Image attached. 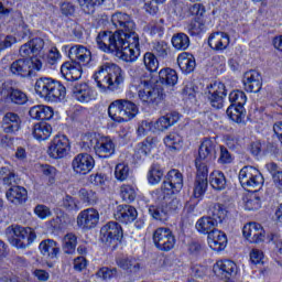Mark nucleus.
<instances>
[{
	"mask_svg": "<svg viewBox=\"0 0 282 282\" xmlns=\"http://www.w3.org/2000/svg\"><path fill=\"white\" fill-rule=\"evenodd\" d=\"M127 73L118 64L106 62L98 66L97 70L93 74L98 89L100 91H118L122 85Z\"/></svg>",
	"mask_w": 282,
	"mask_h": 282,
	"instance_id": "20e7f679",
	"label": "nucleus"
},
{
	"mask_svg": "<svg viewBox=\"0 0 282 282\" xmlns=\"http://www.w3.org/2000/svg\"><path fill=\"white\" fill-rule=\"evenodd\" d=\"M51 229L53 232H63L64 230H67L69 226V221H67V216L62 214L61 216H56L51 221Z\"/></svg>",
	"mask_w": 282,
	"mask_h": 282,
	"instance_id": "5fc2aeb1",
	"label": "nucleus"
},
{
	"mask_svg": "<svg viewBox=\"0 0 282 282\" xmlns=\"http://www.w3.org/2000/svg\"><path fill=\"white\" fill-rule=\"evenodd\" d=\"M113 41V31H100L96 36L97 47L105 54H110L111 43Z\"/></svg>",
	"mask_w": 282,
	"mask_h": 282,
	"instance_id": "c9c22d12",
	"label": "nucleus"
},
{
	"mask_svg": "<svg viewBox=\"0 0 282 282\" xmlns=\"http://www.w3.org/2000/svg\"><path fill=\"white\" fill-rule=\"evenodd\" d=\"M162 177H164V167L158 162L152 163L148 172L149 184L155 186L162 182Z\"/></svg>",
	"mask_w": 282,
	"mask_h": 282,
	"instance_id": "37998d69",
	"label": "nucleus"
},
{
	"mask_svg": "<svg viewBox=\"0 0 282 282\" xmlns=\"http://www.w3.org/2000/svg\"><path fill=\"white\" fill-rule=\"evenodd\" d=\"M237 270L239 268L237 267V263L232 260H218L214 265H213V272L214 275L217 279H220L221 281L224 280H230L232 276H237Z\"/></svg>",
	"mask_w": 282,
	"mask_h": 282,
	"instance_id": "aec40b11",
	"label": "nucleus"
},
{
	"mask_svg": "<svg viewBox=\"0 0 282 282\" xmlns=\"http://www.w3.org/2000/svg\"><path fill=\"white\" fill-rule=\"evenodd\" d=\"M43 69V62L39 56L23 57L12 62L10 72L20 78H36V72Z\"/></svg>",
	"mask_w": 282,
	"mask_h": 282,
	"instance_id": "9d476101",
	"label": "nucleus"
},
{
	"mask_svg": "<svg viewBox=\"0 0 282 282\" xmlns=\"http://www.w3.org/2000/svg\"><path fill=\"white\" fill-rule=\"evenodd\" d=\"M98 221H100V214L95 208L84 209L77 216V226L82 230H93L98 226Z\"/></svg>",
	"mask_w": 282,
	"mask_h": 282,
	"instance_id": "412c9836",
	"label": "nucleus"
},
{
	"mask_svg": "<svg viewBox=\"0 0 282 282\" xmlns=\"http://www.w3.org/2000/svg\"><path fill=\"white\" fill-rule=\"evenodd\" d=\"M149 215L155 219V221H165L169 219V215L165 213L163 205H150L149 206Z\"/></svg>",
	"mask_w": 282,
	"mask_h": 282,
	"instance_id": "13d9d810",
	"label": "nucleus"
},
{
	"mask_svg": "<svg viewBox=\"0 0 282 282\" xmlns=\"http://www.w3.org/2000/svg\"><path fill=\"white\" fill-rule=\"evenodd\" d=\"M63 207L68 213H78L80 210V202L74 196L66 195L63 199Z\"/></svg>",
	"mask_w": 282,
	"mask_h": 282,
	"instance_id": "69168bd1",
	"label": "nucleus"
},
{
	"mask_svg": "<svg viewBox=\"0 0 282 282\" xmlns=\"http://www.w3.org/2000/svg\"><path fill=\"white\" fill-rule=\"evenodd\" d=\"M143 65L150 74H155L160 69V61H158V55L153 52H145L143 55Z\"/></svg>",
	"mask_w": 282,
	"mask_h": 282,
	"instance_id": "09e8293b",
	"label": "nucleus"
},
{
	"mask_svg": "<svg viewBox=\"0 0 282 282\" xmlns=\"http://www.w3.org/2000/svg\"><path fill=\"white\" fill-rule=\"evenodd\" d=\"M156 202L161 203V206H163V209L165 210L169 218L173 217V215H177L180 210H182V203L180 199H177V197L171 198V196H169L164 200Z\"/></svg>",
	"mask_w": 282,
	"mask_h": 282,
	"instance_id": "79ce46f5",
	"label": "nucleus"
},
{
	"mask_svg": "<svg viewBox=\"0 0 282 282\" xmlns=\"http://www.w3.org/2000/svg\"><path fill=\"white\" fill-rule=\"evenodd\" d=\"M97 279H101L102 281H111V279H116L118 276L117 268L101 267L96 272Z\"/></svg>",
	"mask_w": 282,
	"mask_h": 282,
	"instance_id": "680f3d73",
	"label": "nucleus"
},
{
	"mask_svg": "<svg viewBox=\"0 0 282 282\" xmlns=\"http://www.w3.org/2000/svg\"><path fill=\"white\" fill-rule=\"evenodd\" d=\"M207 102L215 111L224 109L226 102V97L228 96V89H226V84L223 82H214L207 85Z\"/></svg>",
	"mask_w": 282,
	"mask_h": 282,
	"instance_id": "4468645a",
	"label": "nucleus"
},
{
	"mask_svg": "<svg viewBox=\"0 0 282 282\" xmlns=\"http://www.w3.org/2000/svg\"><path fill=\"white\" fill-rule=\"evenodd\" d=\"M122 239H124V230L120 223L110 220L100 228L99 241L107 248L116 250L122 243Z\"/></svg>",
	"mask_w": 282,
	"mask_h": 282,
	"instance_id": "f8f14e48",
	"label": "nucleus"
},
{
	"mask_svg": "<svg viewBox=\"0 0 282 282\" xmlns=\"http://www.w3.org/2000/svg\"><path fill=\"white\" fill-rule=\"evenodd\" d=\"M242 236L249 243H263L265 241V229L259 223H248L242 228Z\"/></svg>",
	"mask_w": 282,
	"mask_h": 282,
	"instance_id": "4be33fe9",
	"label": "nucleus"
},
{
	"mask_svg": "<svg viewBox=\"0 0 282 282\" xmlns=\"http://www.w3.org/2000/svg\"><path fill=\"white\" fill-rule=\"evenodd\" d=\"M76 246H78V237L76 234H66L64 237L63 251L65 254H74L76 252Z\"/></svg>",
	"mask_w": 282,
	"mask_h": 282,
	"instance_id": "603ef678",
	"label": "nucleus"
},
{
	"mask_svg": "<svg viewBox=\"0 0 282 282\" xmlns=\"http://www.w3.org/2000/svg\"><path fill=\"white\" fill-rule=\"evenodd\" d=\"M163 142L169 151H181L184 141L177 132H171L163 139Z\"/></svg>",
	"mask_w": 282,
	"mask_h": 282,
	"instance_id": "a18cd8bd",
	"label": "nucleus"
},
{
	"mask_svg": "<svg viewBox=\"0 0 282 282\" xmlns=\"http://www.w3.org/2000/svg\"><path fill=\"white\" fill-rule=\"evenodd\" d=\"M0 100L14 107L28 104V94L17 87L14 80H0Z\"/></svg>",
	"mask_w": 282,
	"mask_h": 282,
	"instance_id": "9b49d317",
	"label": "nucleus"
},
{
	"mask_svg": "<svg viewBox=\"0 0 282 282\" xmlns=\"http://www.w3.org/2000/svg\"><path fill=\"white\" fill-rule=\"evenodd\" d=\"M72 151V142L65 134H56L48 143L46 153L51 160H63Z\"/></svg>",
	"mask_w": 282,
	"mask_h": 282,
	"instance_id": "ddd939ff",
	"label": "nucleus"
},
{
	"mask_svg": "<svg viewBox=\"0 0 282 282\" xmlns=\"http://www.w3.org/2000/svg\"><path fill=\"white\" fill-rule=\"evenodd\" d=\"M21 117L17 112H7L2 118L1 129L3 133L12 135L21 130Z\"/></svg>",
	"mask_w": 282,
	"mask_h": 282,
	"instance_id": "393cba45",
	"label": "nucleus"
},
{
	"mask_svg": "<svg viewBox=\"0 0 282 282\" xmlns=\"http://www.w3.org/2000/svg\"><path fill=\"white\" fill-rule=\"evenodd\" d=\"M259 73L257 70H249L245 73L242 83L243 88L248 94H259L261 91V80L259 79Z\"/></svg>",
	"mask_w": 282,
	"mask_h": 282,
	"instance_id": "cd10ccee",
	"label": "nucleus"
},
{
	"mask_svg": "<svg viewBox=\"0 0 282 282\" xmlns=\"http://www.w3.org/2000/svg\"><path fill=\"white\" fill-rule=\"evenodd\" d=\"M177 122V115L166 113L163 117H160L154 123L156 131H166L170 127H173Z\"/></svg>",
	"mask_w": 282,
	"mask_h": 282,
	"instance_id": "49530a36",
	"label": "nucleus"
},
{
	"mask_svg": "<svg viewBox=\"0 0 282 282\" xmlns=\"http://www.w3.org/2000/svg\"><path fill=\"white\" fill-rule=\"evenodd\" d=\"M34 91L36 96L46 102H61L65 100V84L52 77H40L35 80Z\"/></svg>",
	"mask_w": 282,
	"mask_h": 282,
	"instance_id": "423d86ee",
	"label": "nucleus"
},
{
	"mask_svg": "<svg viewBox=\"0 0 282 282\" xmlns=\"http://www.w3.org/2000/svg\"><path fill=\"white\" fill-rule=\"evenodd\" d=\"M206 32V20L204 18H194L189 23L191 36H199Z\"/></svg>",
	"mask_w": 282,
	"mask_h": 282,
	"instance_id": "864d4df0",
	"label": "nucleus"
},
{
	"mask_svg": "<svg viewBox=\"0 0 282 282\" xmlns=\"http://www.w3.org/2000/svg\"><path fill=\"white\" fill-rule=\"evenodd\" d=\"M61 74L64 78L66 93L77 100V102H91L96 100L98 93L91 88L87 83H80L83 78V68L75 67L72 63H64L61 66Z\"/></svg>",
	"mask_w": 282,
	"mask_h": 282,
	"instance_id": "f257e3e1",
	"label": "nucleus"
},
{
	"mask_svg": "<svg viewBox=\"0 0 282 282\" xmlns=\"http://www.w3.org/2000/svg\"><path fill=\"white\" fill-rule=\"evenodd\" d=\"M41 173L48 184H56V175L58 174V170H56L53 165L42 164Z\"/></svg>",
	"mask_w": 282,
	"mask_h": 282,
	"instance_id": "052dcab7",
	"label": "nucleus"
},
{
	"mask_svg": "<svg viewBox=\"0 0 282 282\" xmlns=\"http://www.w3.org/2000/svg\"><path fill=\"white\" fill-rule=\"evenodd\" d=\"M269 171L272 175L275 188L282 193V171H279V165H276V163H271L269 165Z\"/></svg>",
	"mask_w": 282,
	"mask_h": 282,
	"instance_id": "338daca9",
	"label": "nucleus"
},
{
	"mask_svg": "<svg viewBox=\"0 0 282 282\" xmlns=\"http://www.w3.org/2000/svg\"><path fill=\"white\" fill-rule=\"evenodd\" d=\"M177 65L182 74L188 75L195 72L197 67V62L195 61V55L188 52H183L177 56Z\"/></svg>",
	"mask_w": 282,
	"mask_h": 282,
	"instance_id": "7c9ffc66",
	"label": "nucleus"
},
{
	"mask_svg": "<svg viewBox=\"0 0 282 282\" xmlns=\"http://www.w3.org/2000/svg\"><path fill=\"white\" fill-rule=\"evenodd\" d=\"M226 113L229 120H231V122H236V124H242V122L246 121L247 111L245 106L230 105L227 108Z\"/></svg>",
	"mask_w": 282,
	"mask_h": 282,
	"instance_id": "a19ab883",
	"label": "nucleus"
},
{
	"mask_svg": "<svg viewBox=\"0 0 282 282\" xmlns=\"http://www.w3.org/2000/svg\"><path fill=\"white\" fill-rule=\"evenodd\" d=\"M96 160L89 153H79L72 161V169L76 175H87L94 171Z\"/></svg>",
	"mask_w": 282,
	"mask_h": 282,
	"instance_id": "6ab92c4d",
	"label": "nucleus"
},
{
	"mask_svg": "<svg viewBox=\"0 0 282 282\" xmlns=\"http://www.w3.org/2000/svg\"><path fill=\"white\" fill-rule=\"evenodd\" d=\"M124 63H135L140 58V35L137 32L117 30L112 32L110 53Z\"/></svg>",
	"mask_w": 282,
	"mask_h": 282,
	"instance_id": "7ed1b4c3",
	"label": "nucleus"
},
{
	"mask_svg": "<svg viewBox=\"0 0 282 282\" xmlns=\"http://www.w3.org/2000/svg\"><path fill=\"white\" fill-rule=\"evenodd\" d=\"M217 226H219L217 220L210 216H203L196 221L195 228L199 235H207L208 237L213 231L217 230Z\"/></svg>",
	"mask_w": 282,
	"mask_h": 282,
	"instance_id": "f704fd0d",
	"label": "nucleus"
},
{
	"mask_svg": "<svg viewBox=\"0 0 282 282\" xmlns=\"http://www.w3.org/2000/svg\"><path fill=\"white\" fill-rule=\"evenodd\" d=\"M228 217V207L221 203H216L212 208L210 218L215 219V221L219 225L223 224Z\"/></svg>",
	"mask_w": 282,
	"mask_h": 282,
	"instance_id": "8fccbe9b",
	"label": "nucleus"
},
{
	"mask_svg": "<svg viewBox=\"0 0 282 282\" xmlns=\"http://www.w3.org/2000/svg\"><path fill=\"white\" fill-rule=\"evenodd\" d=\"M36 241V231L32 227L17 226L13 228V235L10 237V243L18 250H25Z\"/></svg>",
	"mask_w": 282,
	"mask_h": 282,
	"instance_id": "2eb2a0df",
	"label": "nucleus"
},
{
	"mask_svg": "<svg viewBox=\"0 0 282 282\" xmlns=\"http://www.w3.org/2000/svg\"><path fill=\"white\" fill-rule=\"evenodd\" d=\"M130 169L128 164L118 163L115 167V177L117 182H127L129 178Z\"/></svg>",
	"mask_w": 282,
	"mask_h": 282,
	"instance_id": "0e129e2a",
	"label": "nucleus"
},
{
	"mask_svg": "<svg viewBox=\"0 0 282 282\" xmlns=\"http://www.w3.org/2000/svg\"><path fill=\"white\" fill-rule=\"evenodd\" d=\"M120 197L123 202H127V204H133L138 197V189L133 187V185L123 184L120 187Z\"/></svg>",
	"mask_w": 282,
	"mask_h": 282,
	"instance_id": "3c124183",
	"label": "nucleus"
},
{
	"mask_svg": "<svg viewBox=\"0 0 282 282\" xmlns=\"http://www.w3.org/2000/svg\"><path fill=\"white\" fill-rule=\"evenodd\" d=\"M207 243L214 252H221L228 246V236L221 230H214L207 236Z\"/></svg>",
	"mask_w": 282,
	"mask_h": 282,
	"instance_id": "a878e982",
	"label": "nucleus"
},
{
	"mask_svg": "<svg viewBox=\"0 0 282 282\" xmlns=\"http://www.w3.org/2000/svg\"><path fill=\"white\" fill-rule=\"evenodd\" d=\"M54 128H52V124L47 123V121H40L34 123L32 135L37 142H45V140H50Z\"/></svg>",
	"mask_w": 282,
	"mask_h": 282,
	"instance_id": "473e14b6",
	"label": "nucleus"
},
{
	"mask_svg": "<svg viewBox=\"0 0 282 282\" xmlns=\"http://www.w3.org/2000/svg\"><path fill=\"white\" fill-rule=\"evenodd\" d=\"M197 86L193 83H188L185 85L181 91V98L185 102V105L193 107V105H197Z\"/></svg>",
	"mask_w": 282,
	"mask_h": 282,
	"instance_id": "58836bf2",
	"label": "nucleus"
},
{
	"mask_svg": "<svg viewBox=\"0 0 282 282\" xmlns=\"http://www.w3.org/2000/svg\"><path fill=\"white\" fill-rule=\"evenodd\" d=\"M0 182H2L3 186H19L21 184V178L17 173L10 170V167H0Z\"/></svg>",
	"mask_w": 282,
	"mask_h": 282,
	"instance_id": "4c0bfd02",
	"label": "nucleus"
},
{
	"mask_svg": "<svg viewBox=\"0 0 282 282\" xmlns=\"http://www.w3.org/2000/svg\"><path fill=\"white\" fill-rule=\"evenodd\" d=\"M140 109L135 102L128 99H117L112 101L108 107V116L112 122H129L138 116Z\"/></svg>",
	"mask_w": 282,
	"mask_h": 282,
	"instance_id": "1a4fd4ad",
	"label": "nucleus"
},
{
	"mask_svg": "<svg viewBox=\"0 0 282 282\" xmlns=\"http://www.w3.org/2000/svg\"><path fill=\"white\" fill-rule=\"evenodd\" d=\"M208 183L213 191H217L220 193L221 191H226V187L228 186V180L226 178V174L219 170H214L209 176L207 175V188Z\"/></svg>",
	"mask_w": 282,
	"mask_h": 282,
	"instance_id": "2f4dec72",
	"label": "nucleus"
},
{
	"mask_svg": "<svg viewBox=\"0 0 282 282\" xmlns=\"http://www.w3.org/2000/svg\"><path fill=\"white\" fill-rule=\"evenodd\" d=\"M182 188H184V174L180 170L172 169L166 173L161 188L152 192V197L155 202H164L173 195H178Z\"/></svg>",
	"mask_w": 282,
	"mask_h": 282,
	"instance_id": "0eeeda50",
	"label": "nucleus"
},
{
	"mask_svg": "<svg viewBox=\"0 0 282 282\" xmlns=\"http://www.w3.org/2000/svg\"><path fill=\"white\" fill-rule=\"evenodd\" d=\"M118 268L129 272L130 276H138L140 272V263L137 262L135 258H119L116 260Z\"/></svg>",
	"mask_w": 282,
	"mask_h": 282,
	"instance_id": "e433bc0d",
	"label": "nucleus"
},
{
	"mask_svg": "<svg viewBox=\"0 0 282 282\" xmlns=\"http://www.w3.org/2000/svg\"><path fill=\"white\" fill-rule=\"evenodd\" d=\"M111 23L115 28L123 32H135V22L131 20V15L122 12H117L111 17Z\"/></svg>",
	"mask_w": 282,
	"mask_h": 282,
	"instance_id": "bb28decb",
	"label": "nucleus"
},
{
	"mask_svg": "<svg viewBox=\"0 0 282 282\" xmlns=\"http://www.w3.org/2000/svg\"><path fill=\"white\" fill-rule=\"evenodd\" d=\"M6 199L12 206H23L28 202V189L21 185L9 187L6 191Z\"/></svg>",
	"mask_w": 282,
	"mask_h": 282,
	"instance_id": "5701e85b",
	"label": "nucleus"
},
{
	"mask_svg": "<svg viewBox=\"0 0 282 282\" xmlns=\"http://www.w3.org/2000/svg\"><path fill=\"white\" fill-rule=\"evenodd\" d=\"M39 250L47 259H58V254H61V246L53 239L42 240L39 245Z\"/></svg>",
	"mask_w": 282,
	"mask_h": 282,
	"instance_id": "72a5a7b5",
	"label": "nucleus"
},
{
	"mask_svg": "<svg viewBox=\"0 0 282 282\" xmlns=\"http://www.w3.org/2000/svg\"><path fill=\"white\" fill-rule=\"evenodd\" d=\"M84 151H89V153H95L97 158L101 160H107L116 153V143L113 139L109 135H102L98 132H89L84 137L80 143Z\"/></svg>",
	"mask_w": 282,
	"mask_h": 282,
	"instance_id": "39448f33",
	"label": "nucleus"
},
{
	"mask_svg": "<svg viewBox=\"0 0 282 282\" xmlns=\"http://www.w3.org/2000/svg\"><path fill=\"white\" fill-rule=\"evenodd\" d=\"M175 236L170 228L160 227L153 232V243L158 250L170 252L175 248Z\"/></svg>",
	"mask_w": 282,
	"mask_h": 282,
	"instance_id": "a211bd4d",
	"label": "nucleus"
},
{
	"mask_svg": "<svg viewBox=\"0 0 282 282\" xmlns=\"http://www.w3.org/2000/svg\"><path fill=\"white\" fill-rule=\"evenodd\" d=\"M238 180L242 188H259L262 186L264 178L263 174L254 166H245L240 170Z\"/></svg>",
	"mask_w": 282,
	"mask_h": 282,
	"instance_id": "f3484780",
	"label": "nucleus"
},
{
	"mask_svg": "<svg viewBox=\"0 0 282 282\" xmlns=\"http://www.w3.org/2000/svg\"><path fill=\"white\" fill-rule=\"evenodd\" d=\"M102 3H105V0H83L80 9L84 14H94Z\"/></svg>",
	"mask_w": 282,
	"mask_h": 282,
	"instance_id": "bf43d9fd",
	"label": "nucleus"
},
{
	"mask_svg": "<svg viewBox=\"0 0 282 282\" xmlns=\"http://www.w3.org/2000/svg\"><path fill=\"white\" fill-rule=\"evenodd\" d=\"M159 80L165 87H175L178 80L177 72L173 68H162L159 72Z\"/></svg>",
	"mask_w": 282,
	"mask_h": 282,
	"instance_id": "ea45409f",
	"label": "nucleus"
},
{
	"mask_svg": "<svg viewBox=\"0 0 282 282\" xmlns=\"http://www.w3.org/2000/svg\"><path fill=\"white\" fill-rule=\"evenodd\" d=\"M172 45L174 50L184 52L191 46V37L186 33H176L172 36Z\"/></svg>",
	"mask_w": 282,
	"mask_h": 282,
	"instance_id": "de8ad7c7",
	"label": "nucleus"
},
{
	"mask_svg": "<svg viewBox=\"0 0 282 282\" xmlns=\"http://www.w3.org/2000/svg\"><path fill=\"white\" fill-rule=\"evenodd\" d=\"M164 19H160L156 22H153L149 26L150 36H159V39H162L164 36Z\"/></svg>",
	"mask_w": 282,
	"mask_h": 282,
	"instance_id": "774afa93",
	"label": "nucleus"
},
{
	"mask_svg": "<svg viewBox=\"0 0 282 282\" xmlns=\"http://www.w3.org/2000/svg\"><path fill=\"white\" fill-rule=\"evenodd\" d=\"M229 102L236 107H246V104L248 102V96H246L243 90H232L229 94Z\"/></svg>",
	"mask_w": 282,
	"mask_h": 282,
	"instance_id": "4d7b16f0",
	"label": "nucleus"
},
{
	"mask_svg": "<svg viewBox=\"0 0 282 282\" xmlns=\"http://www.w3.org/2000/svg\"><path fill=\"white\" fill-rule=\"evenodd\" d=\"M208 45L214 52H224L230 45V35L226 32H216L209 36Z\"/></svg>",
	"mask_w": 282,
	"mask_h": 282,
	"instance_id": "c756f323",
	"label": "nucleus"
},
{
	"mask_svg": "<svg viewBox=\"0 0 282 282\" xmlns=\"http://www.w3.org/2000/svg\"><path fill=\"white\" fill-rule=\"evenodd\" d=\"M215 153V142L210 139H205L198 148V156L195 159L194 164L196 175L194 178L193 197L195 199H204V195L208 191V173L209 167L206 160H213Z\"/></svg>",
	"mask_w": 282,
	"mask_h": 282,
	"instance_id": "f03ea898",
	"label": "nucleus"
},
{
	"mask_svg": "<svg viewBox=\"0 0 282 282\" xmlns=\"http://www.w3.org/2000/svg\"><path fill=\"white\" fill-rule=\"evenodd\" d=\"M155 147H158V138L147 137L143 142L138 144V151L142 155H149V153H151Z\"/></svg>",
	"mask_w": 282,
	"mask_h": 282,
	"instance_id": "6e6d98bb",
	"label": "nucleus"
},
{
	"mask_svg": "<svg viewBox=\"0 0 282 282\" xmlns=\"http://www.w3.org/2000/svg\"><path fill=\"white\" fill-rule=\"evenodd\" d=\"M113 217L120 224H133L138 219V209L131 205H118Z\"/></svg>",
	"mask_w": 282,
	"mask_h": 282,
	"instance_id": "b1692460",
	"label": "nucleus"
},
{
	"mask_svg": "<svg viewBox=\"0 0 282 282\" xmlns=\"http://www.w3.org/2000/svg\"><path fill=\"white\" fill-rule=\"evenodd\" d=\"M62 52L67 55L70 61L69 63L74 65V67H80L83 69V65H87V63L91 61V51L83 45H64L62 46Z\"/></svg>",
	"mask_w": 282,
	"mask_h": 282,
	"instance_id": "dca6fc26",
	"label": "nucleus"
},
{
	"mask_svg": "<svg viewBox=\"0 0 282 282\" xmlns=\"http://www.w3.org/2000/svg\"><path fill=\"white\" fill-rule=\"evenodd\" d=\"M29 116L31 120L47 122V120L54 118V108L45 105L32 106L29 110Z\"/></svg>",
	"mask_w": 282,
	"mask_h": 282,
	"instance_id": "c85d7f7f",
	"label": "nucleus"
},
{
	"mask_svg": "<svg viewBox=\"0 0 282 282\" xmlns=\"http://www.w3.org/2000/svg\"><path fill=\"white\" fill-rule=\"evenodd\" d=\"M137 94L139 100L145 107L158 108L160 105L166 102V93L162 86H158L151 79H143L140 82Z\"/></svg>",
	"mask_w": 282,
	"mask_h": 282,
	"instance_id": "6e6552de",
	"label": "nucleus"
},
{
	"mask_svg": "<svg viewBox=\"0 0 282 282\" xmlns=\"http://www.w3.org/2000/svg\"><path fill=\"white\" fill-rule=\"evenodd\" d=\"M154 52L159 58L162 61L169 58V54H171V46L165 41H160L154 44Z\"/></svg>",
	"mask_w": 282,
	"mask_h": 282,
	"instance_id": "e2e57ef3",
	"label": "nucleus"
},
{
	"mask_svg": "<svg viewBox=\"0 0 282 282\" xmlns=\"http://www.w3.org/2000/svg\"><path fill=\"white\" fill-rule=\"evenodd\" d=\"M78 197L80 202H83L86 206H96V204L100 202V198L98 197V193H96V191L85 187L78 191Z\"/></svg>",
	"mask_w": 282,
	"mask_h": 282,
	"instance_id": "c03bdc74",
	"label": "nucleus"
}]
</instances>
